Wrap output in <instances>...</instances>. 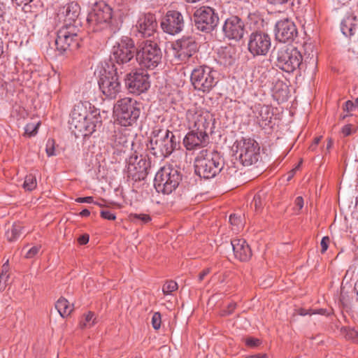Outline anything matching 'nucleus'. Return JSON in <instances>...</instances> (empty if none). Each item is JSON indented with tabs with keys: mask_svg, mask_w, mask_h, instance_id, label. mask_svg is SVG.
<instances>
[{
	"mask_svg": "<svg viewBox=\"0 0 358 358\" xmlns=\"http://www.w3.org/2000/svg\"><path fill=\"white\" fill-rule=\"evenodd\" d=\"M101 126L99 110L89 101L76 103L71 113L69 128L76 137L93 134Z\"/></svg>",
	"mask_w": 358,
	"mask_h": 358,
	"instance_id": "1",
	"label": "nucleus"
},
{
	"mask_svg": "<svg viewBox=\"0 0 358 358\" xmlns=\"http://www.w3.org/2000/svg\"><path fill=\"white\" fill-rule=\"evenodd\" d=\"M223 167V160L217 152L202 150L195 160V172L204 178H213Z\"/></svg>",
	"mask_w": 358,
	"mask_h": 358,
	"instance_id": "2",
	"label": "nucleus"
},
{
	"mask_svg": "<svg viewBox=\"0 0 358 358\" xmlns=\"http://www.w3.org/2000/svg\"><path fill=\"white\" fill-rule=\"evenodd\" d=\"M175 136L169 129L155 128L150 136L149 148L157 156L166 157L176 148Z\"/></svg>",
	"mask_w": 358,
	"mask_h": 358,
	"instance_id": "3",
	"label": "nucleus"
},
{
	"mask_svg": "<svg viewBox=\"0 0 358 358\" xmlns=\"http://www.w3.org/2000/svg\"><path fill=\"white\" fill-rule=\"evenodd\" d=\"M140 104L136 100L125 97L119 100L114 106L116 120L122 126L131 125L139 117Z\"/></svg>",
	"mask_w": 358,
	"mask_h": 358,
	"instance_id": "4",
	"label": "nucleus"
},
{
	"mask_svg": "<svg viewBox=\"0 0 358 358\" xmlns=\"http://www.w3.org/2000/svg\"><path fill=\"white\" fill-rule=\"evenodd\" d=\"M162 53L157 43L145 41L141 43L136 50V59L142 68L153 69L160 62Z\"/></svg>",
	"mask_w": 358,
	"mask_h": 358,
	"instance_id": "5",
	"label": "nucleus"
},
{
	"mask_svg": "<svg viewBox=\"0 0 358 358\" xmlns=\"http://www.w3.org/2000/svg\"><path fill=\"white\" fill-rule=\"evenodd\" d=\"M180 176L176 169L166 166L157 171L155 178V187L158 192L169 194L178 186Z\"/></svg>",
	"mask_w": 358,
	"mask_h": 358,
	"instance_id": "6",
	"label": "nucleus"
},
{
	"mask_svg": "<svg viewBox=\"0 0 358 358\" xmlns=\"http://www.w3.org/2000/svg\"><path fill=\"white\" fill-rule=\"evenodd\" d=\"M301 52L292 46H283L278 50L277 66L282 71L292 73L302 64Z\"/></svg>",
	"mask_w": 358,
	"mask_h": 358,
	"instance_id": "7",
	"label": "nucleus"
},
{
	"mask_svg": "<svg viewBox=\"0 0 358 358\" xmlns=\"http://www.w3.org/2000/svg\"><path fill=\"white\" fill-rule=\"evenodd\" d=\"M236 148V152L244 166H251L260 158V148L254 139L243 138L237 141Z\"/></svg>",
	"mask_w": 358,
	"mask_h": 358,
	"instance_id": "8",
	"label": "nucleus"
},
{
	"mask_svg": "<svg viewBox=\"0 0 358 358\" xmlns=\"http://www.w3.org/2000/svg\"><path fill=\"white\" fill-rule=\"evenodd\" d=\"M216 72L208 66H199L193 70L191 81L196 90L208 92L216 85Z\"/></svg>",
	"mask_w": 358,
	"mask_h": 358,
	"instance_id": "9",
	"label": "nucleus"
},
{
	"mask_svg": "<svg viewBox=\"0 0 358 358\" xmlns=\"http://www.w3.org/2000/svg\"><path fill=\"white\" fill-rule=\"evenodd\" d=\"M78 29L76 26L64 25L57 34L55 45L57 49L63 52L68 49H76L79 46Z\"/></svg>",
	"mask_w": 358,
	"mask_h": 358,
	"instance_id": "10",
	"label": "nucleus"
},
{
	"mask_svg": "<svg viewBox=\"0 0 358 358\" xmlns=\"http://www.w3.org/2000/svg\"><path fill=\"white\" fill-rule=\"evenodd\" d=\"M134 52L133 40L129 37H123L113 46L111 59L118 64H124L134 58Z\"/></svg>",
	"mask_w": 358,
	"mask_h": 358,
	"instance_id": "11",
	"label": "nucleus"
},
{
	"mask_svg": "<svg viewBox=\"0 0 358 358\" xmlns=\"http://www.w3.org/2000/svg\"><path fill=\"white\" fill-rule=\"evenodd\" d=\"M194 17L198 29L206 32L212 31L217 26L219 20L213 9L206 6L196 9Z\"/></svg>",
	"mask_w": 358,
	"mask_h": 358,
	"instance_id": "12",
	"label": "nucleus"
},
{
	"mask_svg": "<svg viewBox=\"0 0 358 358\" xmlns=\"http://www.w3.org/2000/svg\"><path fill=\"white\" fill-rule=\"evenodd\" d=\"M187 120L190 129L206 131L210 123V114L202 107L194 105L187 112Z\"/></svg>",
	"mask_w": 358,
	"mask_h": 358,
	"instance_id": "13",
	"label": "nucleus"
},
{
	"mask_svg": "<svg viewBox=\"0 0 358 358\" xmlns=\"http://www.w3.org/2000/svg\"><path fill=\"white\" fill-rule=\"evenodd\" d=\"M271 47V38L268 34L256 31L252 33L248 41V50L254 56H264L268 54Z\"/></svg>",
	"mask_w": 358,
	"mask_h": 358,
	"instance_id": "14",
	"label": "nucleus"
},
{
	"mask_svg": "<svg viewBox=\"0 0 358 358\" xmlns=\"http://www.w3.org/2000/svg\"><path fill=\"white\" fill-rule=\"evenodd\" d=\"M99 86L102 93L108 98H115L120 92L121 85L117 69L115 72L104 71L99 80Z\"/></svg>",
	"mask_w": 358,
	"mask_h": 358,
	"instance_id": "15",
	"label": "nucleus"
},
{
	"mask_svg": "<svg viewBox=\"0 0 358 358\" xmlns=\"http://www.w3.org/2000/svg\"><path fill=\"white\" fill-rule=\"evenodd\" d=\"M125 85L131 93L145 92L150 87L148 75L142 71L129 73L125 78Z\"/></svg>",
	"mask_w": 358,
	"mask_h": 358,
	"instance_id": "16",
	"label": "nucleus"
},
{
	"mask_svg": "<svg viewBox=\"0 0 358 358\" xmlns=\"http://www.w3.org/2000/svg\"><path fill=\"white\" fill-rule=\"evenodd\" d=\"M112 18L111 8L103 1L96 3L90 12L87 21L92 25H102L110 22Z\"/></svg>",
	"mask_w": 358,
	"mask_h": 358,
	"instance_id": "17",
	"label": "nucleus"
},
{
	"mask_svg": "<svg viewBox=\"0 0 358 358\" xmlns=\"http://www.w3.org/2000/svg\"><path fill=\"white\" fill-rule=\"evenodd\" d=\"M173 55L180 62H185L197 50L193 38L187 37L176 41L171 45Z\"/></svg>",
	"mask_w": 358,
	"mask_h": 358,
	"instance_id": "18",
	"label": "nucleus"
},
{
	"mask_svg": "<svg viewBox=\"0 0 358 358\" xmlns=\"http://www.w3.org/2000/svg\"><path fill=\"white\" fill-rule=\"evenodd\" d=\"M183 27V17L176 10L168 11L161 20V27L163 31L171 35L180 33Z\"/></svg>",
	"mask_w": 358,
	"mask_h": 358,
	"instance_id": "19",
	"label": "nucleus"
},
{
	"mask_svg": "<svg viewBox=\"0 0 358 358\" xmlns=\"http://www.w3.org/2000/svg\"><path fill=\"white\" fill-rule=\"evenodd\" d=\"M275 34L278 41L286 43L292 41L296 36L297 30L292 21L283 19L276 23Z\"/></svg>",
	"mask_w": 358,
	"mask_h": 358,
	"instance_id": "20",
	"label": "nucleus"
},
{
	"mask_svg": "<svg viewBox=\"0 0 358 358\" xmlns=\"http://www.w3.org/2000/svg\"><path fill=\"white\" fill-rule=\"evenodd\" d=\"M244 28V23L241 18L231 16L225 20L222 30L227 38L238 40L243 36Z\"/></svg>",
	"mask_w": 358,
	"mask_h": 358,
	"instance_id": "21",
	"label": "nucleus"
},
{
	"mask_svg": "<svg viewBox=\"0 0 358 358\" xmlns=\"http://www.w3.org/2000/svg\"><path fill=\"white\" fill-rule=\"evenodd\" d=\"M192 129V130L188 132L183 139V144L189 150L204 146L208 139L206 131Z\"/></svg>",
	"mask_w": 358,
	"mask_h": 358,
	"instance_id": "22",
	"label": "nucleus"
},
{
	"mask_svg": "<svg viewBox=\"0 0 358 358\" xmlns=\"http://www.w3.org/2000/svg\"><path fill=\"white\" fill-rule=\"evenodd\" d=\"M80 13V7L77 2H70L62 7L58 13V16L62 19L65 25L73 26L72 23L78 19Z\"/></svg>",
	"mask_w": 358,
	"mask_h": 358,
	"instance_id": "23",
	"label": "nucleus"
},
{
	"mask_svg": "<svg viewBox=\"0 0 358 358\" xmlns=\"http://www.w3.org/2000/svg\"><path fill=\"white\" fill-rule=\"evenodd\" d=\"M157 26L156 18L150 13L140 17L136 25L138 31L143 36H151L155 31Z\"/></svg>",
	"mask_w": 358,
	"mask_h": 358,
	"instance_id": "24",
	"label": "nucleus"
},
{
	"mask_svg": "<svg viewBox=\"0 0 358 358\" xmlns=\"http://www.w3.org/2000/svg\"><path fill=\"white\" fill-rule=\"evenodd\" d=\"M341 30L343 35L354 41H358V18L353 15L346 16L341 22Z\"/></svg>",
	"mask_w": 358,
	"mask_h": 358,
	"instance_id": "25",
	"label": "nucleus"
},
{
	"mask_svg": "<svg viewBox=\"0 0 358 358\" xmlns=\"http://www.w3.org/2000/svg\"><path fill=\"white\" fill-rule=\"evenodd\" d=\"M235 257L240 261L248 260L251 255V250L244 239L235 238L231 242Z\"/></svg>",
	"mask_w": 358,
	"mask_h": 358,
	"instance_id": "26",
	"label": "nucleus"
},
{
	"mask_svg": "<svg viewBox=\"0 0 358 358\" xmlns=\"http://www.w3.org/2000/svg\"><path fill=\"white\" fill-rule=\"evenodd\" d=\"M55 308L62 317L69 316L73 310V305L63 297L57 300Z\"/></svg>",
	"mask_w": 358,
	"mask_h": 358,
	"instance_id": "27",
	"label": "nucleus"
},
{
	"mask_svg": "<svg viewBox=\"0 0 358 358\" xmlns=\"http://www.w3.org/2000/svg\"><path fill=\"white\" fill-rule=\"evenodd\" d=\"M22 229L23 227L22 226L21 223H14L6 233L7 240L8 241H14L17 240L20 236Z\"/></svg>",
	"mask_w": 358,
	"mask_h": 358,
	"instance_id": "28",
	"label": "nucleus"
},
{
	"mask_svg": "<svg viewBox=\"0 0 358 358\" xmlns=\"http://www.w3.org/2000/svg\"><path fill=\"white\" fill-rule=\"evenodd\" d=\"M96 323V317L94 313L89 311L85 314L80 321V329L90 328Z\"/></svg>",
	"mask_w": 358,
	"mask_h": 358,
	"instance_id": "29",
	"label": "nucleus"
},
{
	"mask_svg": "<svg viewBox=\"0 0 358 358\" xmlns=\"http://www.w3.org/2000/svg\"><path fill=\"white\" fill-rule=\"evenodd\" d=\"M129 220L136 224H147L151 221V217L148 214L131 213L129 215Z\"/></svg>",
	"mask_w": 358,
	"mask_h": 358,
	"instance_id": "30",
	"label": "nucleus"
},
{
	"mask_svg": "<svg viewBox=\"0 0 358 358\" xmlns=\"http://www.w3.org/2000/svg\"><path fill=\"white\" fill-rule=\"evenodd\" d=\"M36 186L37 182L36 176L32 174L27 175L24 178L23 188L27 191H32L36 187Z\"/></svg>",
	"mask_w": 358,
	"mask_h": 358,
	"instance_id": "31",
	"label": "nucleus"
},
{
	"mask_svg": "<svg viewBox=\"0 0 358 358\" xmlns=\"http://www.w3.org/2000/svg\"><path fill=\"white\" fill-rule=\"evenodd\" d=\"M343 108V110L347 113L346 115L342 117V118L344 119L345 117L351 115V113L358 108V98H357L355 101H347L345 103Z\"/></svg>",
	"mask_w": 358,
	"mask_h": 358,
	"instance_id": "32",
	"label": "nucleus"
},
{
	"mask_svg": "<svg viewBox=\"0 0 358 358\" xmlns=\"http://www.w3.org/2000/svg\"><path fill=\"white\" fill-rule=\"evenodd\" d=\"M229 222L231 225L232 230L236 232L240 231V229L243 227V224L240 216L231 215L229 217Z\"/></svg>",
	"mask_w": 358,
	"mask_h": 358,
	"instance_id": "33",
	"label": "nucleus"
},
{
	"mask_svg": "<svg viewBox=\"0 0 358 358\" xmlns=\"http://www.w3.org/2000/svg\"><path fill=\"white\" fill-rule=\"evenodd\" d=\"M39 126L40 122L28 123L24 127V134L27 136L36 135Z\"/></svg>",
	"mask_w": 358,
	"mask_h": 358,
	"instance_id": "34",
	"label": "nucleus"
},
{
	"mask_svg": "<svg viewBox=\"0 0 358 358\" xmlns=\"http://www.w3.org/2000/svg\"><path fill=\"white\" fill-rule=\"evenodd\" d=\"M345 337L348 340H352L358 343V331L352 328H345L343 330Z\"/></svg>",
	"mask_w": 358,
	"mask_h": 358,
	"instance_id": "35",
	"label": "nucleus"
},
{
	"mask_svg": "<svg viewBox=\"0 0 358 358\" xmlns=\"http://www.w3.org/2000/svg\"><path fill=\"white\" fill-rule=\"evenodd\" d=\"M178 289V284L173 281H167L162 287V291L164 294H169Z\"/></svg>",
	"mask_w": 358,
	"mask_h": 358,
	"instance_id": "36",
	"label": "nucleus"
},
{
	"mask_svg": "<svg viewBox=\"0 0 358 358\" xmlns=\"http://www.w3.org/2000/svg\"><path fill=\"white\" fill-rule=\"evenodd\" d=\"M45 152L48 157L55 156V142L53 139H48L46 143Z\"/></svg>",
	"mask_w": 358,
	"mask_h": 358,
	"instance_id": "37",
	"label": "nucleus"
},
{
	"mask_svg": "<svg viewBox=\"0 0 358 358\" xmlns=\"http://www.w3.org/2000/svg\"><path fill=\"white\" fill-rule=\"evenodd\" d=\"M260 120L267 121L271 118L269 109L267 106H262L259 108V115L257 116Z\"/></svg>",
	"mask_w": 358,
	"mask_h": 358,
	"instance_id": "38",
	"label": "nucleus"
},
{
	"mask_svg": "<svg viewBox=\"0 0 358 358\" xmlns=\"http://www.w3.org/2000/svg\"><path fill=\"white\" fill-rule=\"evenodd\" d=\"M252 204L254 205L257 211H259L262 209L264 205V199L262 195L260 193L255 196Z\"/></svg>",
	"mask_w": 358,
	"mask_h": 358,
	"instance_id": "39",
	"label": "nucleus"
},
{
	"mask_svg": "<svg viewBox=\"0 0 358 358\" xmlns=\"http://www.w3.org/2000/svg\"><path fill=\"white\" fill-rule=\"evenodd\" d=\"M357 129L356 125L352 124H346L342 128V134L344 136H348L355 133Z\"/></svg>",
	"mask_w": 358,
	"mask_h": 358,
	"instance_id": "40",
	"label": "nucleus"
},
{
	"mask_svg": "<svg viewBox=\"0 0 358 358\" xmlns=\"http://www.w3.org/2000/svg\"><path fill=\"white\" fill-rule=\"evenodd\" d=\"M7 263H8V261L6 262V263H5L3 264V271H2V272H1V273L0 275V287H1V289L4 287V285L6 283V281L8 280V275L7 274V268H8Z\"/></svg>",
	"mask_w": 358,
	"mask_h": 358,
	"instance_id": "41",
	"label": "nucleus"
},
{
	"mask_svg": "<svg viewBox=\"0 0 358 358\" xmlns=\"http://www.w3.org/2000/svg\"><path fill=\"white\" fill-rule=\"evenodd\" d=\"M233 49L231 48H225L222 50V54L224 55L225 63L226 64H231V62L234 61L232 53Z\"/></svg>",
	"mask_w": 358,
	"mask_h": 358,
	"instance_id": "42",
	"label": "nucleus"
},
{
	"mask_svg": "<svg viewBox=\"0 0 358 358\" xmlns=\"http://www.w3.org/2000/svg\"><path fill=\"white\" fill-rule=\"evenodd\" d=\"M152 324L154 329H158L161 325V315L159 313H155L152 317Z\"/></svg>",
	"mask_w": 358,
	"mask_h": 358,
	"instance_id": "43",
	"label": "nucleus"
},
{
	"mask_svg": "<svg viewBox=\"0 0 358 358\" xmlns=\"http://www.w3.org/2000/svg\"><path fill=\"white\" fill-rule=\"evenodd\" d=\"M40 248L41 247L38 245L32 247L27 252L25 257L28 259L34 257L36 255L38 254V252L40 250Z\"/></svg>",
	"mask_w": 358,
	"mask_h": 358,
	"instance_id": "44",
	"label": "nucleus"
},
{
	"mask_svg": "<svg viewBox=\"0 0 358 358\" xmlns=\"http://www.w3.org/2000/svg\"><path fill=\"white\" fill-rule=\"evenodd\" d=\"M294 210L299 212L303 206V199L302 198V196H297L294 201Z\"/></svg>",
	"mask_w": 358,
	"mask_h": 358,
	"instance_id": "45",
	"label": "nucleus"
},
{
	"mask_svg": "<svg viewBox=\"0 0 358 358\" xmlns=\"http://www.w3.org/2000/svg\"><path fill=\"white\" fill-rule=\"evenodd\" d=\"M260 343V341L257 338H248L245 339V344L249 347H256L258 346Z\"/></svg>",
	"mask_w": 358,
	"mask_h": 358,
	"instance_id": "46",
	"label": "nucleus"
},
{
	"mask_svg": "<svg viewBox=\"0 0 358 358\" xmlns=\"http://www.w3.org/2000/svg\"><path fill=\"white\" fill-rule=\"evenodd\" d=\"M329 241H330V239L328 236H324L322 238L321 243H320V245L322 247V250H321L322 253L325 252L326 250H327Z\"/></svg>",
	"mask_w": 358,
	"mask_h": 358,
	"instance_id": "47",
	"label": "nucleus"
},
{
	"mask_svg": "<svg viewBox=\"0 0 358 358\" xmlns=\"http://www.w3.org/2000/svg\"><path fill=\"white\" fill-rule=\"evenodd\" d=\"M101 216L108 220H114L116 217L115 215L109 210H102L101 212Z\"/></svg>",
	"mask_w": 358,
	"mask_h": 358,
	"instance_id": "48",
	"label": "nucleus"
},
{
	"mask_svg": "<svg viewBox=\"0 0 358 358\" xmlns=\"http://www.w3.org/2000/svg\"><path fill=\"white\" fill-rule=\"evenodd\" d=\"M76 201L78 203H91L93 202V198L92 196L79 197L76 199Z\"/></svg>",
	"mask_w": 358,
	"mask_h": 358,
	"instance_id": "49",
	"label": "nucleus"
},
{
	"mask_svg": "<svg viewBox=\"0 0 358 358\" xmlns=\"http://www.w3.org/2000/svg\"><path fill=\"white\" fill-rule=\"evenodd\" d=\"M78 241L80 245H85L89 241V236L87 234H84L79 237Z\"/></svg>",
	"mask_w": 358,
	"mask_h": 358,
	"instance_id": "50",
	"label": "nucleus"
},
{
	"mask_svg": "<svg viewBox=\"0 0 358 358\" xmlns=\"http://www.w3.org/2000/svg\"><path fill=\"white\" fill-rule=\"evenodd\" d=\"M236 308V303H231L228 305L227 310L225 311L224 314L229 315L233 313Z\"/></svg>",
	"mask_w": 358,
	"mask_h": 358,
	"instance_id": "51",
	"label": "nucleus"
},
{
	"mask_svg": "<svg viewBox=\"0 0 358 358\" xmlns=\"http://www.w3.org/2000/svg\"><path fill=\"white\" fill-rule=\"evenodd\" d=\"M210 273V268L204 269L199 275V280L201 281L204 279L205 276H206Z\"/></svg>",
	"mask_w": 358,
	"mask_h": 358,
	"instance_id": "52",
	"label": "nucleus"
},
{
	"mask_svg": "<svg viewBox=\"0 0 358 358\" xmlns=\"http://www.w3.org/2000/svg\"><path fill=\"white\" fill-rule=\"evenodd\" d=\"M13 1L15 2V3L18 6H20L22 4L27 5L29 3L33 1L34 0H12Z\"/></svg>",
	"mask_w": 358,
	"mask_h": 358,
	"instance_id": "53",
	"label": "nucleus"
},
{
	"mask_svg": "<svg viewBox=\"0 0 358 358\" xmlns=\"http://www.w3.org/2000/svg\"><path fill=\"white\" fill-rule=\"evenodd\" d=\"M289 0H267L268 2L272 4H283L288 2Z\"/></svg>",
	"mask_w": 358,
	"mask_h": 358,
	"instance_id": "54",
	"label": "nucleus"
},
{
	"mask_svg": "<svg viewBox=\"0 0 358 358\" xmlns=\"http://www.w3.org/2000/svg\"><path fill=\"white\" fill-rule=\"evenodd\" d=\"M301 163H302V161H300L299 164L294 169H293L291 171V172L289 173V175L288 176V180H290L293 177V176L294 175L296 171L299 168V166H301Z\"/></svg>",
	"mask_w": 358,
	"mask_h": 358,
	"instance_id": "55",
	"label": "nucleus"
},
{
	"mask_svg": "<svg viewBox=\"0 0 358 358\" xmlns=\"http://www.w3.org/2000/svg\"><path fill=\"white\" fill-rule=\"evenodd\" d=\"M245 358H268L266 354H257L246 357Z\"/></svg>",
	"mask_w": 358,
	"mask_h": 358,
	"instance_id": "56",
	"label": "nucleus"
},
{
	"mask_svg": "<svg viewBox=\"0 0 358 358\" xmlns=\"http://www.w3.org/2000/svg\"><path fill=\"white\" fill-rule=\"evenodd\" d=\"M310 310H305V309H299V314L300 315L304 316V315H308V314H315L316 313V312L310 313Z\"/></svg>",
	"mask_w": 358,
	"mask_h": 358,
	"instance_id": "57",
	"label": "nucleus"
},
{
	"mask_svg": "<svg viewBox=\"0 0 358 358\" xmlns=\"http://www.w3.org/2000/svg\"><path fill=\"white\" fill-rule=\"evenodd\" d=\"M320 141V138H316L313 142V143L310 145V148L311 150H314L317 145L319 143Z\"/></svg>",
	"mask_w": 358,
	"mask_h": 358,
	"instance_id": "58",
	"label": "nucleus"
},
{
	"mask_svg": "<svg viewBox=\"0 0 358 358\" xmlns=\"http://www.w3.org/2000/svg\"><path fill=\"white\" fill-rule=\"evenodd\" d=\"M80 215L83 217H87L90 215V212L87 209H84L80 213Z\"/></svg>",
	"mask_w": 358,
	"mask_h": 358,
	"instance_id": "59",
	"label": "nucleus"
},
{
	"mask_svg": "<svg viewBox=\"0 0 358 358\" xmlns=\"http://www.w3.org/2000/svg\"><path fill=\"white\" fill-rule=\"evenodd\" d=\"M3 41L1 40V38H0V56L1 55V54L3 53Z\"/></svg>",
	"mask_w": 358,
	"mask_h": 358,
	"instance_id": "60",
	"label": "nucleus"
},
{
	"mask_svg": "<svg viewBox=\"0 0 358 358\" xmlns=\"http://www.w3.org/2000/svg\"><path fill=\"white\" fill-rule=\"evenodd\" d=\"M355 289L356 291L357 297V300H358V281L355 283Z\"/></svg>",
	"mask_w": 358,
	"mask_h": 358,
	"instance_id": "61",
	"label": "nucleus"
},
{
	"mask_svg": "<svg viewBox=\"0 0 358 358\" xmlns=\"http://www.w3.org/2000/svg\"><path fill=\"white\" fill-rule=\"evenodd\" d=\"M331 145H332V142H331V141H329L327 145V148L329 149L331 147Z\"/></svg>",
	"mask_w": 358,
	"mask_h": 358,
	"instance_id": "62",
	"label": "nucleus"
},
{
	"mask_svg": "<svg viewBox=\"0 0 358 358\" xmlns=\"http://www.w3.org/2000/svg\"><path fill=\"white\" fill-rule=\"evenodd\" d=\"M323 312V310L322 309H320L317 313H322Z\"/></svg>",
	"mask_w": 358,
	"mask_h": 358,
	"instance_id": "63",
	"label": "nucleus"
}]
</instances>
